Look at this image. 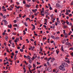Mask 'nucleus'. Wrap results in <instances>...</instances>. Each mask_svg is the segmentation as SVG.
<instances>
[{
    "label": "nucleus",
    "instance_id": "obj_39",
    "mask_svg": "<svg viewBox=\"0 0 73 73\" xmlns=\"http://www.w3.org/2000/svg\"><path fill=\"white\" fill-rule=\"evenodd\" d=\"M40 72H41V71H40V70H38V71H37V72H38V73H40Z\"/></svg>",
    "mask_w": 73,
    "mask_h": 73
},
{
    "label": "nucleus",
    "instance_id": "obj_7",
    "mask_svg": "<svg viewBox=\"0 0 73 73\" xmlns=\"http://www.w3.org/2000/svg\"><path fill=\"white\" fill-rule=\"evenodd\" d=\"M51 19H53V14H52L50 16Z\"/></svg>",
    "mask_w": 73,
    "mask_h": 73
},
{
    "label": "nucleus",
    "instance_id": "obj_5",
    "mask_svg": "<svg viewBox=\"0 0 73 73\" xmlns=\"http://www.w3.org/2000/svg\"><path fill=\"white\" fill-rule=\"evenodd\" d=\"M44 13L45 15H49V13L48 12H47L46 11H45L43 13Z\"/></svg>",
    "mask_w": 73,
    "mask_h": 73
},
{
    "label": "nucleus",
    "instance_id": "obj_55",
    "mask_svg": "<svg viewBox=\"0 0 73 73\" xmlns=\"http://www.w3.org/2000/svg\"><path fill=\"white\" fill-rule=\"evenodd\" d=\"M2 9H5V7L4 6H3V7H2Z\"/></svg>",
    "mask_w": 73,
    "mask_h": 73
},
{
    "label": "nucleus",
    "instance_id": "obj_10",
    "mask_svg": "<svg viewBox=\"0 0 73 73\" xmlns=\"http://www.w3.org/2000/svg\"><path fill=\"white\" fill-rule=\"evenodd\" d=\"M8 27H9V28H12V25L10 24V26L9 25H8Z\"/></svg>",
    "mask_w": 73,
    "mask_h": 73
},
{
    "label": "nucleus",
    "instance_id": "obj_11",
    "mask_svg": "<svg viewBox=\"0 0 73 73\" xmlns=\"http://www.w3.org/2000/svg\"><path fill=\"white\" fill-rule=\"evenodd\" d=\"M66 15H68L69 13H68V10H66V13H65Z\"/></svg>",
    "mask_w": 73,
    "mask_h": 73
},
{
    "label": "nucleus",
    "instance_id": "obj_63",
    "mask_svg": "<svg viewBox=\"0 0 73 73\" xmlns=\"http://www.w3.org/2000/svg\"><path fill=\"white\" fill-rule=\"evenodd\" d=\"M72 14H70L69 15V17H70V16H72Z\"/></svg>",
    "mask_w": 73,
    "mask_h": 73
},
{
    "label": "nucleus",
    "instance_id": "obj_57",
    "mask_svg": "<svg viewBox=\"0 0 73 73\" xmlns=\"http://www.w3.org/2000/svg\"><path fill=\"white\" fill-rule=\"evenodd\" d=\"M34 49H35V46H33V48L31 49V50H33Z\"/></svg>",
    "mask_w": 73,
    "mask_h": 73
},
{
    "label": "nucleus",
    "instance_id": "obj_23",
    "mask_svg": "<svg viewBox=\"0 0 73 73\" xmlns=\"http://www.w3.org/2000/svg\"><path fill=\"white\" fill-rule=\"evenodd\" d=\"M3 19H6L7 18V17L5 15L3 17Z\"/></svg>",
    "mask_w": 73,
    "mask_h": 73
},
{
    "label": "nucleus",
    "instance_id": "obj_27",
    "mask_svg": "<svg viewBox=\"0 0 73 73\" xmlns=\"http://www.w3.org/2000/svg\"><path fill=\"white\" fill-rule=\"evenodd\" d=\"M37 65H40V63L39 62H36Z\"/></svg>",
    "mask_w": 73,
    "mask_h": 73
},
{
    "label": "nucleus",
    "instance_id": "obj_52",
    "mask_svg": "<svg viewBox=\"0 0 73 73\" xmlns=\"http://www.w3.org/2000/svg\"><path fill=\"white\" fill-rule=\"evenodd\" d=\"M14 58H17L16 57V55H15V56L14 57Z\"/></svg>",
    "mask_w": 73,
    "mask_h": 73
},
{
    "label": "nucleus",
    "instance_id": "obj_56",
    "mask_svg": "<svg viewBox=\"0 0 73 73\" xmlns=\"http://www.w3.org/2000/svg\"><path fill=\"white\" fill-rule=\"evenodd\" d=\"M35 15V16H36V15H38V13H35L34 14Z\"/></svg>",
    "mask_w": 73,
    "mask_h": 73
},
{
    "label": "nucleus",
    "instance_id": "obj_12",
    "mask_svg": "<svg viewBox=\"0 0 73 73\" xmlns=\"http://www.w3.org/2000/svg\"><path fill=\"white\" fill-rule=\"evenodd\" d=\"M56 5L57 7H60V4L58 3H56Z\"/></svg>",
    "mask_w": 73,
    "mask_h": 73
},
{
    "label": "nucleus",
    "instance_id": "obj_34",
    "mask_svg": "<svg viewBox=\"0 0 73 73\" xmlns=\"http://www.w3.org/2000/svg\"><path fill=\"white\" fill-rule=\"evenodd\" d=\"M0 15L1 16H3V15L2 13H0Z\"/></svg>",
    "mask_w": 73,
    "mask_h": 73
},
{
    "label": "nucleus",
    "instance_id": "obj_25",
    "mask_svg": "<svg viewBox=\"0 0 73 73\" xmlns=\"http://www.w3.org/2000/svg\"><path fill=\"white\" fill-rule=\"evenodd\" d=\"M29 62L30 63V64H32V60H29Z\"/></svg>",
    "mask_w": 73,
    "mask_h": 73
},
{
    "label": "nucleus",
    "instance_id": "obj_37",
    "mask_svg": "<svg viewBox=\"0 0 73 73\" xmlns=\"http://www.w3.org/2000/svg\"><path fill=\"white\" fill-rule=\"evenodd\" d=\"M28 58V59H30V57L29 56H27Z\"/></svg>",
    "mask_w": 73,
    "mask_h": 73
},
{
    "label": "nucleus",
    "instance_id": "obj_60",
    "mask_svg": "<svg viewBox=\"0 0 73 73\" xmlns=\"http://www.w3.org/2000/svg\"><path fill=\"white\" fill-rule=\"evenodd\" d=\"M5 35V32H4L3 33V35Z\"/></svg>",
    "mask_w": 73,
    "mask_h": 73
},
{
    "label": "nucleus",
    "instance_id": "obj_20",
    "mask_svg": "<svg viewBox=\"0 0 73 73\" xmlns=\"http://www.w3.org/2000/svg\"><path fill=\"white\" fill-rule=\"evenodd\" d=\"M61 50L62 52H64V48H63V47H61Z\"/></svg>",
    "mask_w": 73,
    "mask_h": 73
},
{
    "label": "nucleus",
    "instance_id": "obj_44",
    "mask_svg": "<svg viewBox=\"0 0 73 73\" xmlns=\"http://www.w3.org/2000/svg\"><path fill=\"white\" fill-rule=\"evenodd\" d=\"M49 9L50 10H52V7H51L50 6V7Z\"/></svg>",
    "mask_w": 73,
    "mask_h": 73
},
{
    "label": "nucleus",
    "instance_id": "obj_53",
    "mask_svg": "<svg viewBox=\"0 0 73 73\" xmlns=\"http://www.w3.org/2000/svg\"><path fill=\"white\" fill-rule=\"evenodd\" d=\"M24 58H27V56L25 55L24 56Z\"/></svg>",
    "mask_w": 73,
    "mask_h": 73
},
{
    "label": "nucleus",
    "instance_id": "obj_42",
    "mask_svg": "<svg viewBox=\"0 0 73 73\" xmlns=\"http://www.w3.org/2000/svg\"><path fill=\"white\" fill-rule=\"evenodd\" d=\"M71 55H72V56H73V52H72L70 54Z\"/></svg>",
    "mask_w": 73,
    "mask_h": 73
},
{
    "label": "nucleus",
    "instance_id": "obj_15",
    "mask_svg": "<svg viewBox=\"0 0 73 73\" xmlns=\"http://www.w3.org/2000/svg\"><path fill=\"white\" fill-rule=\"evenodd\" d=\"M12 44L13 47V48H14L15 47V44L14 43H12Z\"/></svg>",
    "mask_w": 73,
    "mask_h": 73
},
{
    "label": "nucleus",
    "instance_id": "obj_3",
    "mask_svg": "<svg viewBox=\"0 0 73 73\" xmlns=\"http://www.w3.org/2000/svg\"><path fill=\"white\" fill-rule=\"evenodd\" d=\"M66 45H70V46H72V44H70V43L69 42H67L66 43Z\"/></svg>",
    "mask_w": 73,
    "mask_h": 73
},
{
    "label": "nucleus",
    "instance_id": "obj_54",
    "mask_svg": "<svg viewBox=\"0 0 73 73\" xmlns=\"http://www.w3.org/2000/svg\"><path fill=\"white\" fill-rule=\"evenodd\" d=\"M55 25H56V26H57V25H58L57 23L56 22L55 23Z\"/></svg>",
    "mask_w": 73,
    "mask_h": 73
},
{
    "label": "nucleus",
    "instance_id": "obj_16",
    "mask_svg": "<svg viewBox=\"0 0 73 73\" xmlns=\"http://www.w3.org/2000/svg\"><path fill=\"white\" fill-rule=\"evenodd\" d=\"M56 40H58L60 38V37H56L55 38Z\"/></svg>",
    "mask_w": 73,
    "mask_h": 73
},
{
    "label": "nucleus",
    "instance_id": "obj_9",
    "mask_svg": "<svg viewBox=\"0 0 73 73\" xmlns=\"http://www.w3.org/2000/svg\"><path fill=\"white\" fill-rule=\"evenodd\" d=\"M63 27L64 29H66L68 28V26H67L64 25Z\"/></svg>",
    "mask_w": 73,
    "mask_h": 73
},
{
    "label": "nucleus",
    "instance_id": "obj_6",
    "mask_svg": "<svg viewBox=\"0 0 73 73\" xmlns=\"http://www.w3.org/2000/svg\"><path fill=\"white\" fill-rule=\"evenodd\" d=\"M3 21H4V24H5V25H7V21H6V20H3Z\"/></svg>",
    "mask_w": 73,
    "mask_h": 73
},
{
    "label": "nucleus",
    "instance_id": "obj_4",
    "mask_svg": "<svg viewBox=\"0 0 73 73\" xmlns=\"http://www.w3.org/2000/svg\"><path fill=\"white\" fill-rule=\"evenodd\" d=\"M52 69V68L51 67H49L48 68V70L49 72H51Z\"/></svg>",
    "mask_w": 73,
    "mask_h": 73
},
{
    "label": "nucleus",
    "instance_id": "obj_14",
    "mask_svg": "<svg viewBox=\"0 0 73 73\" xmlns=\"http://www.w3.org/2000/svg\"><path fill=\"white\" fill-rule=\"evenodd\" d=\"M26 7H27V8H29V7H30V5L27 4L26 5Z\"/></svg>",
    "mask_w": 73,
    "mask_h": 73
},
{
    "label": "nucleus",
    "instance_id": "obj_21",
    "mask_svg": "<svg viewBox=\"0 0 73 73\" xmlns=\"http://www.w3.org/2000/svg\"><path fill=\"white\" fill-rule=\"evenodd\" d=\"M56 52L57 54H58V53H59V51L56 50Z\"/></svg>",
    "mask_w": 73,
    "mask_h": 73
},
{
    "label": "nucleus",
    "instance_id": "obj_35",
    "mask_svg": "<svg viewBox=\"0 0 73 73\" xmlns=\"http://www.w3.org/2000/svg\"><path fill=\"white\" fill-rule=\"evenodd\" d=\"M43 40H46V38L45 37V38H43Z\"/></svg>",
    "mask_w": 73,
    "mask_h": 73
},
{
    "label": "nucleus",
    "instance_id": "obj_51",
    "mask_svg": "<svg viewBox=\"0 0 73 73\" xmlns=\"http://www.w3.org/2000/svg\"><path fill=\"white\" fill-rule=\"evenodd\" d=\"M48 59V58L47 57H46L44 58V60H47V59Z\"/></svg>",
    "mask_w": 73,
    "mask_h": 73
},
{
    "label": "nucleus",
    "instance_id": "obj_61",
    "mask_svg": "<svg viewBox=\"0 0 73 73\" xmlns=\"http://www.w3.org/2000/svg\"><path fill=\"white\" fill-rule=\"evenodd\" d=\"M44 58V56L41 57V58L42 59H43V58Z\"/></svg>",
    "mask_w": 73,
    "mask_h": 73
},
{
    "label": "nucleus",
    "instance_id": "obj_2",
    "mask_svg": "<svg viewBox=\"0 0 73 73\" xmlns=\"http://www.w3.org/2000/svg\"><path fill=\"white\" fill-rule=\"evenodd\" d=\"M62 64H63L64 66H66V67H68V65L64 62H62Z\"/></svg>",
    "mask_w": 73,
    "mask_h": 73
},
{
    "label": "nucleus",
    "instance_id": "obj_50",
    "mask_svg": "<svg viewBox=\"0 0 73 73\" xmlns=\"http://www.w3.org/2000/svg\"><path fill=\"white\" fill-rule=\"evenodd\" d=\"M15 42H17V39H15Z\"/></svg>",
    "mask_w": 73,
    "mask_h": 73
},
{
    "label": "nucleus",
    "instance_id": "obj_45",
    "mask_svg": "<svg viewBox=\"0 0 73 73\" xmlns=\"http://www.w3.org/2000/svg\"><path fill=\"white\" fill-rule=\"evenodd\" d=\"M35 17V16L34 15H32V19H33V18H34V17Z\"/></svg>",
    "mask_w": 73,
    "mask_h": 73
},
{
    "label": "nucleus",
    "instance_id": "obj_38",
    "mask_svg": "<svg viewBox=\"0 0 73 73\" xmlns=\"http://www.w3.org/2000/svg\"><path fill=\"white\" fill-rule=\"evenodd\" d=\"M40 52H42V49L41 48H40Z\"/></svg>",
    "mask_w": 73,
    "mask_h": 73
},
{
    "label": "nucleus",
    "instance_id": "obj_62",
    "mask_svg": "<svg viewBox=\"0 0 73 73\" xmlns=\"http://www.w3.org/2000/svg\"><path fill=\"white\" fill-rule=\"evenodd\" d=\"M44 12V11L42 10V11H41L40 13H42V12Z\"/></svg>",
    "mask_w": 73,
    "mask_h": 73
},
{
    "label": "nucleus",
    "instance_id": "obj_28",
    "mask_svg": "<svg viewBox=\"0 0 73 73\" xmlns=\"http://www.w3.org/2000/svg\"><path fill=\"white\" fill-rule=\"evenodd\" d=\"M23 32H24L23 35H25L26 34V32H25V30L23 31Z\"/></svg>",
    "mask_w": 73,
    "mask_h": 73
},
{
    "label": "nucleus",
    "instance_id": "obj_32",
    "mask_svg": "<svg viewBox=\"0 0 73 73\" xmlns=\"http://www.w3.org/2000/svg\"><path fill=\"white\" fill-rule=\"evenodd\" d=\"M43 27L45 28H46V25H43Z\"/></svg>",
    "mask_w": 73,
    "mask_h": 73
},
{
    "label": "nucleus",
    "instance_id": "obj_48",
    "mask_svg": "<svg viewBox=\"0 0 73 73\" xmlns=\"http://www.w3.org/2000/svg\"><path fill=\"white\" fill-rule=\"evenodd\" d=\"M38 7V5H37L36 6V8H38L37 7Z\"/></svg>",
    "mask_w": 73,
    "mask_h": 73
},
{
    "label": "nucleus",
    "instance_id": "obj_40",
    "mask_svg": "<svg viewBox=\"0 0 73 73\" xmlns=\"http://www.w3.org/2000/svg\"><path fill=\"white\" fill-rule=\"evenodd\" d=\"M33 67H34V68H36V67L35 66V64H33Z\"/></svg>",
    "mask_w": 73,
    "mask_h": 73
},
{
    "label": "nucleus",
    "instance_id": "obj_22",
    "mask_svg": "<svg viewBox=\"0 0 73 73\" xmlns=\"http://www.w3.org/2000/svg\"><path fill=\"white\" fill-rule=\"evenodd\" d=\"M6 37V40L7 41H8V37L7 36Z\"/></svg>",
    "mask_w": 73,
    "mask_h": 73
},
{
    "label": "nucleus",
    "instance_id": "obj_26",
    "mask_svg": "<svg viewBox=\"0 0 73 73\" xmlns=\"http://www.w3.org/2000/svg\"><path fill=\"white\" fill-rule=\"evenodd\" d=\"M20 51L21 52H23V49L22 48V49H20Z\"/></svg>",
    "mask_w": 73,
    "mask_h": 73
},
{
    "label": "nucleus",
    "instance_id": "obj_58",
    "mask_svg": "<svg viewBox=\"0 0 73 73\" xmlns=\"http://www.w3.org/2000/svg\"><path fill=\"white\" fill-rule=\"evenodd\" d=\"M16 21H17L16 20H15L14 21V23H16Z\"/></svg>",
    "mask_w": 73,
    "mask_h": 73
},
{
    "label": "nucleus",
    "instance_id": "obj_33",
    "mask_svg": "<svg viewBox=\"0 0 73 73\" xmlns=\"http://www.w3.org/2000/svg\"><path fill=\"white\" fill-rule=\"evenodd\" d=\"M70 50H73V48L72 47L71 48H70Z\"/></svg>",
    "mask_w": 73,
    "mask_h": 73
},
{
    "label": "nucleus",
    "instance_id": "obj_59",
    "mask_svg": "<svg viewBox=\"0 0 73 73\" xmlns=\"http://www.w3.org/2000/svg\"><path fill=\"white\" fill-rule=\"evenodd\" d=\"M28 19H29V18H26V21H27Z\"/></svg>",
    "mask_w": 73,
    "mask_h": 73
},
{
    "label": "nucleus",
    "instance_id": "obj_19",
    "mask_svg": "<svg viewBox=\"0 0 73 73\" xmlns=\"http://www.w3.org/2000/svg\"><path fill=\"white\" fill-rule=\"evenodd\" d=\"M57 21L58 23V24H60V21H58V20H57Z\"/></svg>",
    "mask_w": 73,
    "mask_h": 73
},
{
    "label": "nucleus",
    "instance_id": "obj_24",
    "mask_svg": "<svg viewBox=\"0 0 73 73\" xmlns=\"http://www.w3.org/2000/svg\"><path fill=\"white\" fill-rule=\"evenodd\" d=\"M28 67H29V68H31V64H29L28 66Z\"/></svg>",
    "mask_w": 73,
    "mask_h": 73
},
{
    "label": "nucleus",
    "instance_id": "obj_49",
    "mask_svg": "<svg viewBox=\"0 0 73 73\" xmlns=\"http://www.w3.org/2000/svg\"><path fill=\"white\" fill-rule=\"evenodd\" d=\"M25 46H24V45H23L22 49H24V47Z\"/></svg>",
    "mask_w": 73,
    "mask_h": 73
},
{
    "label": "nucleus",
    "instance_id": "obj_41",
    "mask_svg": "<svg viewBox=\"0 0 73 73\" xmlns=\"http://www.w3.org/2000/svg\"><path fill=\"white\" fill-rule=\"evenodd\" d=\"M30 40H31V41H32L33 42V41H34V40L33 39H31Z\"/></svg>",
    "mask_w": 73,
    "mask_h": 73
},
{
    "label": "nucleus",
    "instance_id": "obj_17",
    "mask_svg": "<svg viewBox=\"0 0 73 73\" xmlns=\"http://www.w3.org/2000/svg\"><path fill=\"white\" fill-rule=\"evenodd\" d=\"M51 37L52 38H53V39H54V38H55V37L53 35L51 36Z\"/></svg>",
    "mask_w": 73,
    "mask_h": 73
},
{
    "label": "nucleus",
    "instance_id": "obj_31",
    "mask_svg": "<svg viewBox=\"0 0 73 73\" xmlns=\"http://www.w3.org/2000/svg\"><path fill=\"white\" fill-rule=\"evenodd\" d=\"M41 15L42 16H44V14L42 13H41Z\"/></svg>",
    "mask_w": 73,
    "mask_h": 73
},
{
    "label": "nucleus",
    "instance_id": "obj_1",
    "mask_svg": "<svg viewBox=\"0 0 73 73\" xmlns=\"http://www.w3.org/2000/svg\"><path fill=\"white\" fill-rule=\"evenodd\" d=\"M59 68L60 70H62V71H64V70H65V66H64L63 64L60 65L59 67Z\"/></svg>",
    "mask_w": 73,
    "mask_h": 73
},
{
    "label": "nucleus",
    "instance_id": "obj_43",
    "mask_svg": "<svg viewBox=\"0 0 73 73\" xmlns=\"http://www.w3.org/2000/svg\"><path fill=\"white\" fill-rule=\"evenodd\" d=\"M69 25H71H71H72V23H70V24Z\"/></svg>",
    "mask_w": 73,
    "mask_h": 73
},
{
    "label": "nucleus",
    "instance_id": "obj_64",
    "mask_svg": "<svg viewBox=\"0 0 73 73\" xmlns=\"http://www.w3.org/2000/svg\"><path fill=\"white\" fill-rule=\"evenodd\" d=\"M66 23L67 24H68L69 23V22H68V21H66Z\"/></svg>",
    "mask_w": 73,
    "mask_h": 73
},
{
    "label": "nucleus",
    "instance_id": "obj_29",
    "mask_svg": "<svg viewBox=\"0 0 73 73\" xmlns=\"http://www.w3.org/2000/svg\"><path fill=\"white\" fill-rule=\"evenodd\" d=\"M34 59H35L34 57H33V58H32V60L33 61V60H34Z\"/></svg>",
    "mask_w": 73,
    "mask_h": 73
},
{
    "label": "nucleus",
    "instance_id": "obj_18",
    "mask_svg": "<svg viewBox=\"0 0 73 73\" xmlns=\"http://www.w3.org/2000/svg\"><path fill=\"white\" fill-rule=\"evenodd\" d=\"M24 24L26 27H28V25H27V23H25Z\"/></svg>",
    "mask_w": 73,
    "mask_h": 73
},
{
    "label": "nucleus",
    "instance_id": "obj_30",
    "mask_svg": "<svg viewBox=\"0 0 73 73\" xmlns=\"http://www.w3.org/2000/svg\"><path fill=\"white\" fill-rule=\"evenodd\" d=\"M23 3L24 4H25V1H23Z\"/></svg>",
    "mask_w": 73,
    "mask_h": 73
},
{
    "label": "nucleus",
    "instance_id": "obj_8",
    "mask_svg": "<svg viewBox=\"0 0 73 73\" xmlns=\"http://www.w3.org/2000/svg\"><path fill=\"white\" fill-rule=\"evenodd\" d=\"M64 35H65V38H67V37H68V34L66 33L64 34Z\"/></svg>",
    "mask_w": 73,
    "mask_h": 73
},
{
    "label": "nucleus",
    "instance_id": "obj_36",
    "mask_svg": "<svg viewBox=\"0 0 73 73\" xmlns=\"http://www.w3.org/2000/svg\"><path fill=\"white\" fill-rule=\"evenodd\" d=\"M63 32H63V33H64V34H65V30H63Z\"/></svg>",
    "mask_w": 73,
    "mask_h": 73
},
{
    "label": "nucleus",
    "instance_id": "obj_13",
    "mask_svg": "<svg viewBox=\"0 0 73 73\" xmlns=\"http://www.w3.org/2000/svg\"><path fill=\"white\" fill-rule=\"evenodd\" d=\"M32 25L33 27V29H35V26L33 24H32Z\"/></svg>",
    "mask_w": 73,
    "mask_h": 73
},
{
    "label": "nucleus",
    "instance_id": "obj_47",
    "mask_svg": "<svg viewBox=\"0 0 73 73\" xmlns=\"http://www.w3.org/2000/svg\"><path fill=\"white\" fill-rule=\"evenodd\" d=\"M20 38L21 40H23V38H22V37L21 36L20 37Z\"/></svg>",
    "mask_w": 73,
    "mask_h": 73
},
{
    "label": "nucleus",
    "instance_id": "obj_46",
    "mask_svg": "<svg viewBox=\"0 0 73 73\" xmlns=\"http://www.w3.org/2000/svg\"><path fill=\"white\" fill-rule=\"evenodd\" d=\"M44 66H46V63H44Z\"/></svg>",
    "mask_w": 73,
    "mask_h": 73
}]
</instances>
